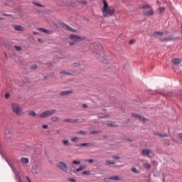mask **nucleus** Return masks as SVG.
<instances>
[{
    "instance_id": "nucleus-1",
    "label": "nucleus",
    "mask_w": 182,
    "mask_h": 182,
    "mask_svg": "<svg viewBox=\"0 0 182 182\" xmlns=\"http://www.w3.org/2000/svg\"><path fill=\"white\" fill-rule=\"evenodd\" d=\"M102 2L104 4V7L102 9V12L104 18H107V16H112V15L114 14V9H110V6H109V4H107V1L106 0H102Z\"/></svg>"
},
{
    "instance_id": "nucleus-2",
    "label": "nucleus",
    "mask_w": 182,
    "mask_h": 182,
    "mask_svg": "<svg viewBox=\"0 0 182 182\" xmlns=\"http://www.w3.org/2000/svg\"><path fill=\"white\" fill-rule=\"evenodd\" d=\"M11 109L13 112L17 114V116H21V114H23V110L22 109V107H21V106H19L18 104H12Z\"/></svg>"
},
{
    "instance_id": "nucleus-3",
    "label": "nucleus",
    "mask_w": 182,
    "mask_h": 182,
    "mask_svg": "<svg viewBox=\"0 0 182 182\" xmlns=\"http://www.w3.org/2000/svg\"><path fill=\"white\" fill-rule=\"evenodd\" d=\"M56 109H50L42 112L41 114H37V117L42 119L43 117H49V116H52V114H55Z\"/></svg>"
},
{
    "instance_id": "nucleus-4",
    "label": "nucleus",
    "mask_w": 182,
    "mask_h": 182,
    "mask_svg": "<svg viewBox=\"0 0 182 182\" xmlns=\"http://www.w3.org/2000/svg\"><path fill=\"white\" fill-rule=\"evenodd\" d=\"M57 167H59V168H60V170H63V171H68V166L63 161L58 162L57 164Z\"/></svg>"
},
{
    "instance_id": "nucleus-5",
    "label": "nucleus",
    "mask_w": 182,
    "mask_h": 182,
    "mask_svg": "<svg viewBox=\"0 0 182 182\" xmlns=\"http://www.w3.org/2000/svg\"><path fill=\"white\" fill-rule=\"evenodd\" d=\"M60 25L64 28V29H67L68 31H70V32H76L75 29L72 28V27L68 26L66 23L63 22H60Z\"/></svg>"
},
{
    "instance_id": "nucleus-6",
    "label": "nucleus",
    "mask_w": 182,
    "mask_h": 182,
    "mask_svg": "<svg viewBox=\"0 0 182 182\" xmlns=\"http://www.w3.org/2000/svg\"><path fill=\"white\" fill-rule=\"evenodd\" d=\"M70 39H72L73 41H75V42H79V41H83V38L82 37L78 36L75 34H71L69 36Z\"/></svg>"
},
{
    "instance_id": "nucleus-7",
    "label": "nucleus",
    "mask_w": 182,
    "mask_h": 182,
    "mask_svg": "<svg viewBox=\"0 0 182 182\" xmlns=\"http://www.w3.org/2000/svg\"><path fill=\"white\" fill-rule=\"evenodd\" d=\"M4 134H5V137L6 139H11L12 137V132L11 131V129L7 128L6 129L5 132H4Z\"/></svg>"
},
{
    "instance_id": "nucleus-8",
    "label": "nucleus",
    "mask_w": 182,
    "mask_h": 182,
    "mask_svg": "<svg viewBox=\"0 0 182 182\" xmlns=\"http://www.w3.org/2000/svg\"><path fill=\"white\" fill-rule=\"evenodd\" d=\"M133 117H135V119H137L138 120H140L141 122H146V118L144 117H141L137 114H132Z\"/></svg>"
},
{
    "instance_id": "nucleus-9",
    "label": "nucleus",
    "mask_w": 182,
    "mask_h": 182,
    "mask_svg": "<svg viewBox=\"0 0 182 182\" xmlns=\"http://www.w3.org/2000/svg\"><path fill=\"white\" fill-rule=\"evenodd\" d=\"M151 153H153V151L150 149H143L142 150L143 156H146L147 157H149L150 156V154H151Z\"/></svg>"
},
{
    "instance_id": "nucleus-10",
    "label": "nucleus",
    "mask_w": 182,
    "mask_h": 182,
    "mask_svg": "<svg viewBox=\"0 0 182 182\" xmlns=\"http://www.w3.org/2000/svg\"><path fill=\"white\" fill-rule=\"evenodd\" d=\"M151 15H154V10H149L144 13V16H151Z\"/></svg>"
},
{
    "instance_id": "nucleus-11",
    "label": "nucleus",
    "mask_w": 182,
    "mask_h": 182,
    "mask_svg": "<svg viewBox=\"0 0 182 182\" xmlns=\"http://www.w3.org/2000/svg\"><path fill=\"white\" fill-rule=\"evenodd\" d=\"M174 39H176V38L171 36L166 37L165 38H162V39H161V42H168V41H174Z\"/></svg>"
},
{
    "instance_id": "nucleus-12",
    "label": "nucleus",
    "mask_w": 182,
    "mask_h": 182,
    "mask_svg": "<svg viewBox=\"0 0 182 182\" xmlns=\"http://www.w3.org/2000/svg\"><path fill=\"white\" fill-rule=\"evenodd\" d=\"M79 119H65L64 122H65L66 123H76V122H77Z\"/></svg>"
},
{
    "instance_id": "nucleus-13",
    "label": "nucleus",
    "mask_w": 182,
    "mask_h": 182,
    "mask_svg": "<svg viewBox=\"0 0 182 182\" xmlns=\"http://www.w3.org/2000/svg\"><path fill=\"white\" fill-rule=\"evenodd\" d=\"M21 161L23 164H29V159L28 158H25V157H22L21 159Z\"/></svg>"
},
{
    "instance_id": "nucleus-14",
    "label": "nucleus",
    "mask_w": 182,
    "mask_h": 182,
    "mask_svg": "<svg viewBox=\"0 0 182 182\" xmlns=\"http://www.w3.org/2000/svg\"><path fill=\"white\" fill-rule=\"evenodd\" d=\"M164 12H166V7H159L156 10V14H163Z\"/></svg>"
},
{
    "instance_id": "nucleus-15",
    "label": "nucleus",
    "mask_w": 182,
    "mask_h": 182,
    "mask_svg": "<svg viewBox=\"0 0 182 182\" xmlns=\"http://www.w3.org/2000/svg\"><path fill=\"white\" fill-rule=\"evenodd\" d=\"M173 63H174V65H180V63H181V59L180 58H174L173 60H172Z\"/></svg>"
},
{
    "instance_id": "nucleus-16",
    "label": "nucleus",
    "mask_w": 182,
    "mask_h": 182,
    "mask_svg": "<svg viewBox=\"0 0 182 182\" xmlns=\"http://www.w3.org/2000/svg\"><path fill=\"white\" fill-rule=\"evenodd\" d=\"M72 91H63L60 93V96H69Z\"/></svg>"
},
{
    "instance_id": "nucleus-17",
    "label": "nucleus",
    "mask_w": 182,
    "mask_h": 182,
    "mask_svg": "<svg viewBox=\"0 0 182 182\" xmlns=\"http://www.w3.org/2000/svg\"><path fill=\"white\" fill-rule=\"evenodd\" d=\"M14 29L15 31H19L21 32L23 31V27L21 26H14Z\"/></svg>"
},
{
    "instance_id": "nucleus-18",
    "label": "nucleus",
    "mask_w": 182,
    "mask_h": 182,
    "mask_svg": "<svg viewBox=\"0 0 182 182\" xmlns=\"http://www.w3.org/2000/svg\"><path fill=\"white\" fill-rule=\"evenodd\" d=\"M150 8H151L150 4H144L141 6V9H150Z\"/></svg>"
},
{
    "instance_id": "nucleus-19",
    "label": "nucleus",
    "mask_w": 182,
    "mask_h": 182,
    "mask_svg": "<svg viewBox=\"0 0 182 182\" xmlns=\"http://www.w3.org/2000/svg\"><path fill=\"white\" fill-rule=\"evenodd\" d=\"M28 116H32V117H35L36 116L38 117V115H36V112H35L33 110H30L28 112Z\"/></svg>"
},
{
    "instance_id": "nucleus-20",
    "label": "nucleus",
    "mask_w": 182,
    "mask_h": 182,
    "mask_svg": "<svg viewBox=\"0 0 182 182\" xmlns=\"http://www.w3.org/2000/svg\"><path fill=\"white\" fill-rule=\"evenodd\" d=\"M38 31H40L41 32H43L44 33H50V31H48L43 28H39Z\"/></svg>"
},
{
    "instance_id": "nucleus-21",
    "label": "nucleus",
    "mask_w": 182,
    "mask_h": 182,
    "mask_svg": "<svg viewBox=\"0 0 182 182\" xmlns=\"http://www.w3.org/2000/svg\"><path fill=\"white\" fill-rule=\"evenodd\" d=\"M109 180H122V178L119 176H114L109 177Z\"/></svg>"
},
{
    "instance_id": "nucleus-22",
    "label": "nucleus",
    "mask_w": 182,
    "mask_h": 182,
    "mask_svg": "<svg viewBox=\"0 0 182 182\" xmlns=\"http://www.w3.org/2000/svg\"><path fill=\"white\" fill-rule=\"evenodd\" d=\"M155 134H156V136H159V137H161V138H163V137H168V134H167L156 133Z\"/></svg>"
},
{
    "instance_id": "nucleus-23",
    "label": "nucleus",
    "mask_w": 182,
    "mask_h": 182,
    "mask_svg": "<svg viewBox=\"0 0 182 182\" xmlns=\"http://www.w3.org/2000/svg\"><path fill=\"white\" fill-rule=\"evenodd\" d=\"M163 35H164V33L160 31H157L154 33V36H163Z\"/></svg>"
},
{
    "instance_id": "nucleus-24",
    "label": "nucleus",
    "mask_w": 182,
    "mask_h": 182,
    "mask_svg": "<svg viewBox=\"0 0 182 182\" xmlns=\"http://www.w3.org/2000/svg\"><path fill=\"white\" fill-rule=\"evenodd\" d=\"M77 146H79V147H86V146H92V143H84Z\"/></svg>"
},
{
    "instance_id": "nucleus-25",
    "label": "nucleus",
    "mask_w": 182,
    "mask_h": 182,
    "mask_svg": "<svg viewBox=\"0 0 182 182\" xmlns=\"http://www.w3.org/2000/svg\"><path fill=\"white\" fill-rule=\"evenodd\" d=\"M36 167H37V165H36H36H33V166L32 171H34V173H35L36 174H38V173H39V171L38 170V168H36Z\"/></svg>"
},
{
    "instance_id": "nucleus-26",
    "label": "nucleus",
    "mask_w": 182,
    "mask_h": 182,
    "mask_svg": "<svg viewBox=\"0 0 182 182\" xmlns=\"http://www.w3.org/2000/svg\"><path fill=\"white\" fill-rule=\"evenodd\" d=\"M85 168H86V166H80L78 168L76 169V171H80L82 170H85Z\"/></svg>"
},
{
    "instance_id": "nucleus-27",
    "label": "nucleus",
    "mask_w": 182,
    "mask_h": 182,
    "mask_svg": "<svg viewBox=\"0 0 182 182\" xmlns=\"http://www.w3.org/2000/svg\"><path fill=\"white\" fill-rule=\"evenodd\" d=\"M59 120V118L58 117H52L51 121L52 122H58Z\"/></svg>"
},
{
    "instance_id": "nucleus-28",
    "label": "nucleus",
    "mask_w": 182,
    "mask_h": 182,
    "mask_svg": "<svg viewBox=\"0 0 182 182\" xmlns=\"http://www.w3.org/2000/svg\"><path fill=\"white\" fill-rule=\"evenodd\" d=\"M107 125L110 126V127H114L117 126L116 124V123H114V122L108 123Z\"/></svg>"
},
{
    "instance_id": "nucleus-29",
    "label": "nucleus",
    "mask_w": 182,
    "mask_h": 182,
    "mask_svg": "<svg viewBox=\"0 0 182 182\" xmlns=\"http://www.w3.org/2000/svg\"><path fill=\"white\" fill-rule=\"evenodd\" d=\"M71 141H72L73 143H75V141H79V137L75 136L74 138H73V139H71Z\"/></svg>"
},
{
    "instance_id": "nucleus-30",
    "label": "nucleus",
    "mask_w": 182,
    "mask_h": 182,
    "mask_svg": "<svg viewBox=\"0 0 182 182\" xmlns=\"http://www.w3.org/2000/svg\"><path fill=\"white\" fill-rule=\"evenodd\" d=\"M106 164H107V166H110V164H114V161H107Z\"/></svg>"
},
{
    "instance_id": "nucleus-31",
    "label": "nucleus",
    "mask_w": 182,
    "mask_h": 182,
    "mask_svg": "<svg viewBox=\"0 0 182 182\" xmlns=\"http://www.w3.org/2000/svg\"><path fill=\"white\" fill-rule=\"evenodd\" d=\"M99 133H100V131H92L90 134H99Z\"/></svg>"
},
{
    "instance_id": "nucleus-32",
    "label": "nucleus",
    "mask_w": 182,
    "mask_h": 182,
    "mask_svg": "<svg viewBox=\"0 0 182 182\" xmlns=\"http://www.w3.org/2000/svg\"><path fill=\"white\" fill-rule=\"evenodd\" d=\"M131 170L133 171V173H139V171H137L135 167H132Z\"/></svg>"
},
{
    "instance_id": "nucleus-33",
    "label": "nucleus",
    "mask_w": 182,
    "mask_h": 182,
    "mask_svg": "<svg viewBox=\"0 0 182 182\" xmlns=\"http://www.w3.org/2000/svg\"><path fill=\"white\" fill-rule=\"evenodd\" d=\"M82 174H85L86 176H89L90 174V171H85L82 172Z\"/></svg>"
},
{
    "instance_id": "nucleus-34",
    "label": "nucleus",
    "mask_w": 182,
    "mask_h": 182,
    "mask_svg": "<svg viewBox=\"0 0 182 182\" xmlns=\"http://www.w3.org/2000/svg\"><path fill=\"white\" fill-rule=\"evenodd\" d=\"M60 73H62L63 75H72V73L65 71H61Z\"/></svg>"
},
{
    "instance_id": "nucleus-35",
    "label": "nucleus",
    "mask_w": 182,
    "mask_h": 182,
    "mask_svg": "<svg viewBox=\"0 0 182 182\" xmlns=\"http://www.w3.org/2000/svg\"><path fill=\"white\" fill-rule=\"evenodd\" d=\"M63 145L64 146H68V144H69V141L68 140H64L63 141Z\"/></svg>"
},
{
    "instance_id": "nucleus-36",
    "label": "nucleus",
    "mask_w": 182,
    "mask_h": 182,
    "mask_svg": "<svg viewBox=\"0 0 182 182\" xmlns=\"http://www.w3.org/2000/svg\"><path fill=\"white\" fill-rule=\"evenodd\" d=\"M15 48L16 49V50H18L19 52V50H22V48H21V46H15Z\"/></svg>"
},
{
    "instance_id": "nucleus-37",
    "label": "nucleus",
    "mask_w": 182,
    "mask_h": 182,
    "mask_svg": "<svg viewBox=\"0 0 182 182\" xmlns=\"http://www.w3.org/2000/svg\"><path fill=\"white\" fill-rule=\"evenodd\" d=\"M68 181L75 182V181H76V179H75L73 178H69Z\"/></svg>"
},
{
    "instance_id": "nucleus-38",
    "label": "nucleus",
    "mask_w": 182,
    "mask_h": 182,
    "mask_svg": "<svg viewBox=\"0 0 182 182\" xmlns=\"http://www.w3.org/2000/svg\"><path fill=\"white\" fill-rule=\"evenodd\" d=\"M98 117H106V114H98Z\"/></svg>"
},
{
    "instance_id": "nucleus-39",
    "label": "nucleus",
    "mask_w": 182,
    "mask_h": 182,
    "mask_svg": "<svg viewBox=\"0 0 182 182\" xmlns=\"http://www.w3.org/2000/svg\"><path fill=\"white\" fill-rule=\"evenodd\" d=\"M73 164H80V162L79 161H73Z\"/></svg>"
},
{
    "instance_id": "nucleus-40",
    "label": "nucleus",
    "mask_w": 182,
    "mask_h": 182,
    "mask_svg": "<svg viewBox=\"0 0 182 182\" xmlns=\"http://www.w3.org/2000/svg\"><path fill=\"white\" fill-rule=\"evenodd\" d=\"M34 4V5H36L37 6H43V5H42V4H39V3H33Z\"/></svg>"
},
{
    "instance_id": "nucleus-41",
    "label": "nucleus",
    "mask_w": 182,
    "mask_h": 182,
    "mask_svg": "<svg viewBox=\"0 0 182 182\" xmlns=\"http://www.w3.org/2000/svg\"><path fill=\"white\" fill-rule=\"evenodd\" d=\"M87 161L90 164H92V163H93L94 161H93V159H87Z\"/></svg>"
},
{
    "instance_id": "nucleus-42",
    "label": "nucleus",
    "mask_w": 182,
    "mask_h": 182,
    "mask_svg": "<svg viewBox=\"0 0 182 182\" xmlns=\"http://www.w3.org/2000/svg\"><path fill=\"white\" fill-rule=\"evenodd\" d=\"M136 41H134V40H131L130 41H129V43H130V45H133V43H134Z\"/></svg>"
},
{
    "instance_id": "nucleus-43",
    "label": "nucleus",
    "mask_w": 182,
    "mask_h": 182,
    "mask_svg": "<svg viewBox=\"0 0 182 182\" xmlns=\"http://www.w3.org/2000/svg\"><path fill=\"white\" fill-rule=\"evenodd\" d=\"M31 69H36V65H31Z\"/></svg>"
},
{
    "instance_id": "nucleus-44",
    "label": "nucleus",
    "mask_w": 182,
    "mask_h": 182,
    "mask_svg": "<svg viewBox=\"0 0 182 182\" xmlns=\"http://www.w3.org/2000/svg\"><path fill=\"white\" fill-rule=\"evenodd\" d=\"M5 98H6V99H9V93H6V94L5 95Z\"/></svg>"
},
{
    "instance_id": "nucleus-45",
    "label": "nucleus",
    "mask_w": 182,
    "mask_h": 182,
    "mask_svg": "<svg viewBox=\"0 0 182 182\" xmlns=\"http://www.w3.org/2000/svg\"><path fill=\"white\" fill-rule=\"evenodd\" d=\"M42 127L43 129H48V124H44L42 126Z\"/></svg>"
},
{
    "instance_id": "nucleus-46",
    "label": "nucleus",
    "mask_w": 182,
    "mask_h": 182,
    "mask_svg": "<svg viewBox=\"0 0 182 182\" xmlns=\"http://www.w3.org/2000/svg\"><path fill=\"white\" fill-rule=\"evenodd\" d=\"M79 133H80V134H85L86 132H85V131H80Z\"/></svg>"
},
{
    "instance_id": "nucleus-47",
    "label": "nucleus",
    "mask_w": 182,
    "mask_h": 182,
    "mask_svg": "<svg viewBox=\"0 0 182 182\" xmlns=\"http://www.w3.org/2000/svg\"><path fill=\"white\" fill-rule=\"evenodd\" d=\"M3 16H11V14H4Z\"/></svg>"
},
{
    "instance_id": "nucleus-48",
    "label": "nucleus",
    "mask_w": 182,
    "mask_h": 182,
    "mask_svg": "<svg viewBox=\"0 0 182 182\" xmlns=\"http://www.w3.org/2000/svg\"><path fill=\"white\" fill-rule=\"evenodd\" d=\"M70 46H73V45H75V43L74 42H70Z\"/></svg>"
},
{
    "instance_id": "nucleus-49",
    "label": "nucleus",
    "mask_w": 182,
    "mask_h": 182,
    "mask_svg": "<svg viewBox=\"0 0 182 182\" xmlns=\"http://www.w3.org/2000/svg\"><path fill=\"white\" fill-rule=\"evenodd\" d=\"M82 107L83 109H86V107H87V105L86 104L82 105Z\"/></svg>"
},
{
    "instance_id": "nucleus-50",
    "label": "nucleus",
    "mask_w": 182,
    "mask_h": 182,
    "mask_svg": "<svg viewBox=\"0 0 182 182\" xmlns=\"http://www.w3.org/2000/svg\"><path fill=\"white\" fill-rule=\"evenodd\" d=\"M146 167H147V168H151V165H150V164H146Z\"/></svg>"
},
{
    "instance_id": "nucleus-51",
    "label": "nucleus",
    "mask_w": 182,
    "mask_h": 182,
    "mask_svg": "<svg viewBox=\"0 0 182 182\" xmlns=\"http://www.w3.org/2000/svg\"><path fill=\"white\" fill-rule=\"evenodd\" d=\"M179 138L181 139V140L182 141V133L179 134Z\"/></svg>"
},
{
    "instance_id": "nucleus-52",
    "label": "nucleus",
    "mask_w": 182,
    "mask_h": 182,
    "mask_svg": "<svg viewBox=\"0 0 182 182\" xmlns=\"http://www.w3.org/2000/svg\"><path fill=\"white\" fill-rule=\"evenodd\" d=\"M26 178H27V180H28V182H32V181H31V179L29 178L28 176H26Z\"/></svg>"
},
{
    "instance_id": "nucleus-53",
    "label": "nucleus",
    "mask_w": 182,
    "mask_h": 182,
    "mask_svg": "<svg viewBox=\"0 0 182 182\" xmlns=\"http://www.w3.org/2000/svg\"><path fill=\"white\" fill-rule=\"evenodd\" d=\"M38 42H42V39L41 38H38Z\"/></svg>"
},
{
    "instance_id": "nucleus-54",
    "label": "nucleus",
    "mask_w": 182,
    "mask_h": 182,
    "mask_svg": "<svg viewBox=\"0 0 182 182\" xmlns=\"http://www.w3.org/2000/svg\"><path fill=\"white\" fill-rule=\"evenodd\" d=\"M156 4H157V5H159L160 4V1L159 0H157Z\"/></svg>"
},
{
    "instance_id": "nucleus-55",
    "label": "nucleus",
    "mask_w": 182,
    "mask_h": 182,
    "mask_svg": "<svg viewBox=\"0 0 182 182\" xmlns=\"http://www.w3.org/2000/svg\"><path fill=\"white\" fill-rule=\"evenodd\" d=\"M33 34L34 35H38V33L37 32H33Z\"/></svg>"
},
{
    "instance_id": "nucleus-56",
    "label": "nucleus",
    "mask_w": 182,
    "mask_h": 182,
    "mask_svg": "<svg viewBox=\"0 0 182 182\" xmlns=\"http://www.w3.org/2000/svg\"><path fill=\"white\" fill-rule=\"evenodd\" d=\"M2 20H4V18L0 17V21H2Z\"/></svg>"
},
{
    "instance_id": "nucleus-57",
    "label": "nucleus",
    "mask_w": 182,
    "mask_h": 182,
    "mask_svg": "<svg viewBox=\"0 0 182 182\" xmlns=\"http://www.w3.org/2000/svg\"><path fill=\"white\" fill-rule=\"evenodd\" d=\"M127 141H132V140H130V139H127Z\"/></svg>"
},
{
    "instance_id": "nucleus-58",
    "label": "nucleus",
    "mask_w": 182,
    "mask_h": 182,
    "mask_svg": "<svg viewBox=\"0 0 182 182\" xmlns=\"http://www.w3.org/2000/svg\"><path fill=\"white\" fill-rule=\"evenodd\" d=\"M82 4H86V1H83V2H82Z\"/></svg>"
},
{
    "instance_id": "nucleus-59",
    "label": "nucleus",
    "mask_w": 182,
    "mask_h": 182,
    "mask_svg": "<svg viewBox=\"0 0 182 182\" xmlns=\"http://www.w3.org/2000/svg\"><path fill=\"white\" fill-rule=\"evenodd\" d=\"M107 181V178H105V181Z\"/></svg>"
},
{
    "instance_id": "nucleus-60",
    "label": "nucleus",
    "mask_w": 182,
    "mask_h": 182,
    "mask_svg": "<svg viewBox=\"0 0 182 182\" xmlns=\"http://www.w3.org/2000/svg\"><path fill=\"white\" fill-rule=\"evenodd\" d=\"M116 159H119V156H116Z\"/></svg>"
},
{
    "instance_id": "nucleus-61",
    "label": "nucleus",
    "mask_w": 182,
    "mask_h": 182,
    "mask_svg": "<svg viewBox=\"0 0 182 182\" xmlns=\"http://www.w3.org/2000/svg\"><path fill=\"white\" fill-rule=\"evenodd\" d=\"M74 65H77V63H74Z\"/></svg>"
}]
</instances>
